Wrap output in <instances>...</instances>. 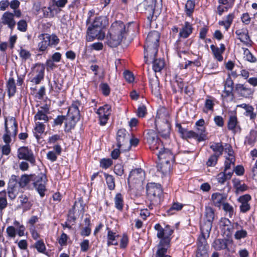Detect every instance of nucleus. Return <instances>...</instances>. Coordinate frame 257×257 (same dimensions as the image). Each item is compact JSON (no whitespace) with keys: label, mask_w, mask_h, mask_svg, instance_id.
Wrapping results in <instances>:
<instances>
[{"label":"nucleus","mask_w":257,"mask_h":257,"mask_svg":"<svg viewBox=\"0 0 257 257\" xmlns=\"http://www.w3.org/2000/svg\"><path fill=\"white\" fill-rule=\"evenodd\" d=\"M129 25L126 27L121 21H116L111 24L107 35V43L110 47H117L123 39H126L129 34Z\"/></svg>","instance_id":"nucleus-1"},{"label":"nucleus","mask_w":257,"mask_h":257,"mask_svg":"<svg viewBox=\"0 0 257 257\" xmlns=\"http://www.w3.org/2000/svg\"><path fill=\"white\" fill-rule=\"evenodd\" d=\"M146 138L147 141L150 145V149L155 154L158 158L159 162H173L175 161L174 156L169 150L164 148L162 143L159 141H155L156 134L154 130H148Z\"/></svg>","instance_id":"nucleus-2"},{"label":"nucleus","mask_w":257,"mask_h":257,"mask_svg":"<svg viewBox=\"0 0 257 257\" xmlns=\"http://www.w3.org/2000/svg\"><path fill=\"white\" fill-rule=\"evenodd\" d=\"M161 34L157 31H151L148 34L144 45V61L148 63L149 58L153 59L158 54Z\"/></svg>","instance_id":"nucleus-3"},{"label":"nucleus","mask_w":257,"mask_h":257,"mask_svg":"<svg viewBox=\"0 0 257 257\" xmlns=\"http://www.w3.org/2000/svg\"><path fill=\"white\" fill-rule=\"evenodd\" d=\"M148 125L153 124L155 128H172L171 119L169 112L165 106H160L157 111L155 119H150L148 122Z\"/></svg>","instance_id":"nucleus-4"},{"label":"nucleus","mask_w":257,"mask_h":257,"mask_svg":"<svg viewBox=\"0 0 257 257\" xmlns=\"http://www.w3.org/2000/svg\"><path fill=\"white\" fill-rule=\"evenodd\" d=\"M147 194L148 199L151 202L149 208L152 209V205L159 204L162 200L163 190L161 185L154 183L148 184Z\"/></svg>","instance_id":"nucleus-5"},{"label":"nucleus","mask_w":257,"mask_h":257,"mask_svg":"<svg viewBox=\"0 0 257 257\" xmlns=\"http://www.w3.org/2000/svg\"><path fill=\"white\" fill-rule=\"evenodd\" d=\"M155 229L157 231V236L160 239L159 243L170 244L172 239V234L173 233V229L169 226L167 225L165 228L159 224L157 223L154 226Z\"/></svg>","instance_id":"nucleus-6"},{"label":"nucleus","mask_w":257,"mask_h":257,"mask_svg":"<svg viewBox=\"0 0 257 257\" xmlns=\"http://www.w3.org/2000/svg\"><path fill=\"white\" fill-rule=\"evenodd\" d=\"M50 107L47 104H45L40 107L37 113L34 116L36 126L35 128H45L44 123L48 121L47 114L49 113Z\"/></svg>","instance_id":"nucleus-7"},{"label":"nucleus","mask_w":257,"mask_h":257,"mask_svg":"<svg viewBox=\"0 0 257 257\" xmlns=\"http://www.w3.org/2000/svg\"><path fill=\"white\" fill-rule=\"evenodd\" d=\"M193 41L190 39H183L178 38L174 43V49L179 58H182V54H189V50Z\"/></svg>","instance_id":"nucleus-8"},{"label":"nucleus","mask_w":257,"mask_h":257,"mask_svg":"<svg viewBox=\"0 0 257 257\" xmlns=\"http://www.w3.org/2000/svg\"><path fill=\"white\" fill-rule=\"evenodd\" d=\"M130 135L126 130H118L116 134L117 147L121 148L122 152L128 151L130 150V144H128Z\"/></svg>","instance_id":"nucleus-9"},{"label":"nucleus","mask_w":257,"mask_h":257,"mask_svg":"<svg viewBox=\"0 0 257 257\" xmlns=\"http://www.w3.org/2000/svg\"><path fill=\"white\" fill-rule=\"evenodd\" d=\"M234 82L232 79L230 74H228L226 80L224 81V89L221 97L225 99L230 97V100L232 101L235 99Z\"/></svg>","instance_id":"nucleus-10"},{"label":"nucleus","mask_w":257,"mask_h":257,"mask_svg":"<svg viewBox=\"0 0 257 257\" xmlns=\"http://www.w3.org/2000/svg\"><path fill=\"white\" fill-rule=\"evenodd\" d=\"M199 133H195L192 131L188 130H178V133L179 136L184 139L189 138H194L198 140V141H202L206 139V136L205 134V130H197Z\"/></svg>","instance_id":"nucleus-11"},{"label":"nucleus","mask_w":257,"mask_h":257,"mask_svg":"<svg viewBox=\"0 0 257 257\" xmlns=\"http://www.w3.org/2000/svg\"><path fill=\"white\" fill-rule=\"evenodd\" d=\"M17 156L19 159L29 161L33 166L35 165L36 159L33 152L28 147H21L18 149Z\"/></svg>","instance_id":"nucleus-12"},{"label":"nucleus","mask_w":257,"mask_h":257,"mask_svg":"<svg viewBox=\"0 0 257 257\" xmlns=\"http://www.w3.org/2000/svg\"><path fill=\"white\" fill-rule=\"evenodd\" d=\"M40 42L38 43L37 51L43 54L51 46V35L47 33H42L38 36Z\"/></svg>","instance_id":"nucleus-13"},{"label":"nucleus","mask_w":257,"mask_h":257,"mask_svg":"<svg viewBox=\"0 0 257 257\" xmlns=\"http://www.w3.org/2000/svg\"><path fill=\"white\" fill-rule=\"evenodd\" d=\"M225 152L227 153V155L225 156L224 170V172H227L228 170L234 168L235 159L234 156V152L230 145L227 144L225 145Z\"/></svg>","instance_id":"nucleus-14"},{"label":"nucleus","mask_w":257,"mask_h":257,"mask_svg":"<svg viewBox=\"0 0 257 257\" xmlns=\"http://www.w3.org/2000/svg\"><path fill=\"white\" fill-rule=\"evenodd\" d=\"M47 182L46 175L44 174H41L37 176L36 181L34 183L35 188L42 197L45 195V192L46 190V184Z\"/></svg>","instance_id":"nucleus-15"},{"label":"nucleus","mask_w":257,"mask_h":257,"mask_svg":"<svg viewBox=\"0 0 257 257\" xmlns=\"http://www.w3.org/2000/svg\"><path fill=\"white\" fill-rule=\"evenodd\" d=\"M254 91L253 88L248 87L245 84L237 83L235 85L234 91L239 97L249 98L252 95Z\"/></svg>","instance_id":"nucleus-16"},{"label":"nucleus","mask_w":257,"mask_h":257,"mask_svg":"<svg viewBox=\"0 0 257 257\" xmlns=\"http://www.w3.org/2000/svg\"><path fill=\"white\" fill-rule=\"evenodd\" d=\"M102 31L101 29L95 28L90 25L88 27L86 32V40L87 42H91L95 40L96 38L98 39H102L104 37V34L103 33L102 36L101 34Z\"/></svg>","instance_id":"nucleus-17"},{"label":"nucleus","mask_w":257,"mask_h":257,"mask_svg":"<svg viewBox=\"0 0 257 257\" xmlns=\"http://www.w3.org/2000/svg\"><path fill=\"white\" fill-rule=\"evenodd\" d=\"M149 85L152 93L156 97L160 98L162 96L160 83L159 78L156 75L149 78Z\"/></svg>","instance_id":"nucleus-18"},{"label":"nucleus","mask_w":257,"mask_h":257,"mask_svg":"<svg viewBox=\"0 0 257 257\" xmlns=\"http://www.w3.org/2000/svg\"><path fill=\"white\" fill-rule=\"evenodd\" d=\"M251 200V197L249 194H246L239 196L237 198V201L240 203L239 209L242 213H246L250 209L249 201Z\"/></svg>","instance_id":"nucleus-19"},{"label":"nucleus","mask_w":257,"mask_h":257,"mask_svg":"<svg viewBox=\"0 0 257 257\" xmlns=\"http://www.w3.org/2000/svg\"><path fill=\"white\" fill-rule=\"evenodd\" d=\"M193 25L188 21H185L179 29L178 38L186 39L190 37L193 32Z\"/></svg>","instance_id":"nucleus-20"},{"label":"nucleus","mask_w":257,"mask_h":257,"mask_svg":"<svg viewBox=\"0 0 257 257\" xmlns=\"http://www.w3.org/2000/svg\"><path fill=\"white\" fill-rule=\"evenodd\" d=\"M219 45L220 47L219 48L214 45H211L210 49L214 58L219 62H221L223 60L222 54L225 51L226 48L223 43L220 44Z\"/></svg>","instance_id":"nucleus-21"},{"label":"nucleus","mask_w":257,"mask_h":257,"mask_svg":"<svg viewBox=\"0 0 257 257\" xmlns=\"http://www.w3.org/2000/svg\"><path fill=\"white\" fill-rule=\"evenodd\" d=\"M235 16L234 12L229 13L225 17L224 20H219L218 24L220 26H223L226 31H228L233 23Z\"/></svg>","instance_id":"nucleus-22"},{"label":"nucleus","mask_w":257,"mask_h":257,"mask_svg":"<svg viewBox=\"0 0 257 257\" xmlns=\"http://www.w3.org/2000/svg\"><path fill=\"white\" fill-rule=\"evenodd\" d=\"M82 105L81 102L79 100H74L72 101L71 105L68 107L67 115L80 116L79 107Z\"/></svg>","instance_id":"nucleus-23"},{"label":"nucleus","mask_w":257,"mask_h":257,"mask_svg":"<svg viewBox=\"0 0 257 257\" xmlns=\"http://www.w3.org/2000/svg\"><path fill=\"white\" fill-rule=\"evenodd\" d=\"M227 128H240L235 110L229 111Z\"/></svg>","instance_id":"nucleus-24"},{"label":"nucleus","mask_w":257,"mask_h":257,"mask_svg":"<svg viewBox=\"0 0 257 257\" xmlns=\"http://www.w3.org/2000/svg\"><path fill=\"white\" fill-rule=\"evenodd\" d=\"M235 34L242 43L247 45L250 42H251L247 29H238L235 31Z\"/></svg>","instance_id":"nucleus-25"},{"label":"nucleus","mask_w":257,"mask_h":257,"mask_svg":"<svg viewBox=\"0 0 257 257\" xmlns=\"http://www.w3.org/2000/svg\"><path fill=\"white\" fill-rule=\"evenodd\" d=\"M145 177V172L141 168H138L132 170L129 175L128 181L143 180Z\"/></svg>","instance_id":"nucleus-26"},{"label":"nucleus","mask_w":257,"mask_h":257,"mask_svg":"<svg viewBox=\"0 0 257 257\" xmlns=\"http://www.w3.org/2000/svg\"><path fill=\"white\" fill-rule=\"evenodd\" d=\"M107 246L110 245H117L118 241L117 238L119 235L116 232L112 231L109 228L107 227Z\"/></svg>","instance_id":"nucleus-27"},{"label":"nucleus","mask_w":257,"mask_h":257,"mask_svg":"<svg viewBox=\"0 0 257 257\" xmlns=\"http://www.w3.org/2000/svg\"><path fill=\"white\" fill-rule=\"evenodd\" d=\"M107 24L108 22L105 17L98 16L95 18L91 25H92V27L102 31Z\"/></svg>","instance_id":"nucleus-28"},{"label":"nucleus","mask_w":257,"mask_h":257,"mask_svg":"<svg viewBox=\"0 0 257 257\" xmlns=\"http://www.w3.org/2000/svg\"><path fill=\"white\" fill-rule=\"evenodd\" d=\"M156 57L153 59L149 58L148 63L149 64L151 61L153 62V69L155 72H160L164 68L165 66V61L163 59L161 58L157 59Z\"/></svg>","instance_id":"nucleus-29"},{"label":"nucleus","mask_w":257,"mask_h":257,"mask_svg":"<svg viewBox=\"0 0 257 257\" xmlns=\"http://www.w3.org/2000/svg\"><path fill=\"white\" fill-rule=\"evenodd\" d=\"M211 199L213 204L216 207H220L224 203L226 196L223 194L216 192L212 194Z\"/></svg>","instance_id":"nucleus-30"},{"label":"nucleus","mask_w":257,"mask_h":257,"mask_svg":"<svg viewBox=\"0 0 257 257\" xmlns=\"http://www.w3.org/2000/svg\"><path fill=\"white\" fill-rule=\"evenodd\" d=\"M170 244L160 243L157 246V251L156 253V257H171L167 254L168 249L170 248Z\"/></svg>","instance_id":"nucleus-31"},{"label":"nucleus","mask_w":257,"mask_h":257,"mask_svg":"<svg viewBox=\"0 0 257 257\" xmlns=\"http://www.w3.org/2000/svg\"><path fill=\"white\" fill-rule=\"evenodd\" d=\"M8 95L10 98L15 95L17 91L15 80L13 77H10L6 84Z\"/></svg>","instance_id":"nucleus-32"},{"label":"nucleus","mask_w":257,"mask_h":257,"mask_svg":"<svg viewBox=\"0 0 257 257\" xmlns=\"http://www.w3.org/2000/svg\"><path fill=\"white\" fill-rule=\"evenodd\" d=\"M175 82L176 83L179 90H178L173 83H171V89L173 94H176L178 91L182 93L183 92V88L184 86V82L183 79L178 77L177 75L175 76Z\"/></svg>","instance_id":"nucleus-33"},{"label":"nucleus","mask_w":257,"mask_h":257,"mask_svg":"<svg viewBox=\"0 0 257 257\" xmlns=\"http://www.w3.org/2000/svg\"><path fill=\"white\" fill-rule=\"evenodd\" d=\"M157 170L161 172L163 175L169 174L171 169V164L170 162L163 161L159 162L157 166Z\"/></svg>","instance_id":"nucleus-34"},{"label":"nucleus","mask_w":257,"mask_h":257,"mask_svg":"<svg viewBox=\"0 0 257 257\" xmlns=\"http://www.w3.org/2000/svg\"><path fill=\"white\" fill-rule=\"evenodd\" d=\"M19 200L20 203V207L23 208L24 211H27L31 208L32 204L26 195L22 194L20 196Z\"/></svg>","instance_id":"nucleus-35"},{"label":"nucleus","mask_w":257,"mask_h":257,"mask_svg":"<svg viewBox=\"0 0 257 257\" xmlns=\"http://www.w3.org/2000/svg\"><path fill=\"white\" fill-rule=\"evenodd\" d=\"M80 116L74 115H66V119L65 123V128H73L76 123L80 120Z\"/></svg>","instance_id":"nucleus-36"},{"label":"nucleus","mask_w":257,"mask_h":257,"mask_svg":"<svg viewBox=\"0 0 257 257\" xmlns=\"http://www.w3.org/2000/svg\"><path fill=\"white\" fill-rule=\"evenodd\" d=\"M66 119V115H58L53 121H50V125L53 127H61L65 123Z\"/></svg>","instance_id":"nucleus-37"},{"label":"nucleus","mask_w":257,"mask_h":257,"mask_svg":"<svg viewBox=\"0 0 257 257\" xmlns=\"http://www.w3.org/2000/svg\"><path fill=\"white\" fill-rule=\"evenodd\" d=\"M17 130H13L11 131L10 130H6L5 133L3 135V139L6 144H9L14 140L17 134Z\"/></svg>","instance_id":"nucleus-38"},{"label":"nucleus","mask_w":257,"mask_h":257,"mask_svg":"<svg viewBox=\"0 0 257 257\" xmlns=\"http://www.w3.org/2000/svg\"><path fill=\"white\" fill-rule=\"evenodd\" d=\"M195 7V0H188L185 6V13L187 17L192 18Z\"/></svg>","instance_id":"nucleus-39"},{"label":"nucleus","mask_w":257,"mask_h":257,"mask_svg":"<svg viewBox=\"0 0 257 257\" xmlns=\"http://www.w3.org/2000/svg\"><path fill=\"white\" fill-rule=\"evenodd\" d=\"M210 148L214 152V155H217L218 157L222 155L223 151H225V146H223L221 143H210Z\"/></svg>","instance_id":"nucleus-40"},{"label":"nucleus","mask_w":257,"mask_h":257,"mask_svg":"<svg viewBox=\"0 0 257 257\" xmlns=\"http://www.w3.org/2000/svg\"><path fill=\"white\" fill-rule=\"evenodd\" d=\"M221 172L218 174L216 176V179L218 183L220 184H224L227 180L231 178L233 171L228 172Z\"/></svg>","instance_id":"nucleus-41"},{"label":"nucleus","mask_w":257,"mask_h":257,"mask_svg":"<svg viewBox=\"0 0 257 257\" xmlns=\"http://www.w3.org/2000/svg\"><path fill=\"white\" fill-rule=\"evenodd\" d=\"M70 214L79 213L83 214L84 212V206L83 203V201L79 200L77 201H75L73 208L69 211Z\"/></svg>","instance_id":"nucleus-42"},{"label":"nucleus","mask_w":257,"mask_h":257,"mask_svg":"<svg viewBox=\"0 0 257 257\" xmlns=\"http://www.w3.org/2000/svg\"><path fill=\"white\" fill-rule=\"evenodd\" d=\"M156 134L155 141H159L161 143L162 142L159 140V138H162L165 140H167L170 138V130H154Z\"/></svg>","instance_id":"nucleus-43"},{"label":"nucleus","mask_w":257,"mask_h":257,"mask_svg":"<svg viewBox=\"0 0 257 257\" xmlns=\"http://www.w3.org/2000/svg\"><path fill=\"white\" fill-rule=\"evenodd\" d=\"M237 230L234 233V238L236 240H240L247 236V232L241 226H239L237 223L235 224Z\"/></svg>","instance_id":"nucleus-44"},{"label":"nucleus","mask_w":257,"mask_h":257,"mask_svg":"<svg viewBox=\"0 0 257 257\" xmlns=\"http://www.w3.org/2000/svg\"><path fill=\"white\" fill-rule=\"evenodd\" d=\"M53 86L51 85V89H53L57 93H59L63 88V80L55 77L53 78Z\"/></svg>","instance_id":"nucleus-45"},{"label":"nucleus","mask_w":257,"mask_h":257,"mask_svg":"<svg viewBox=\"0 0 257 257\" xmlns=\"http://www.w3.org/2000/svg\"><path fill=\"white\" fill-rule=\"evenodd\" d=\"M34 246L38 252L45 254L47 256H49V253L46 251V247L42 239L37 240L35 243Z\"/></svg>","instance_id":"nucleus-46"},{"label":"nucleus","mask_w":257,"mask_h":257,"mask_svg":"<svg viewBox=\"0 0 257 257\" xmlns=\"http://www.w3.org/2000/svg\"><path fill=\"white\" fill-rule=\"evenodd\" d=\"M212 246L215 249L218 250L225 249L227 246L226 240L222 239H217L214 241Z\"/></svg>","instance_id":"nucleus-47"},{"label":"nucleus","mask_w":257,"mask_h":257,"mask_svg":"<svg viewBox=\"0 0 257 257\" xmlns=\"http://www.w3.org/2000/svg\"><path fill=\"white\" fill-rule=\"evenodd\" d=\"M257 131L255 130H251L250 134L245 140L244 144L249 146H252L256 141Z\"/></svg>","instance_id":"nucleus-48"},{"label":"nucleus","mask_w":257,"mask_h":257,"mask_svg":"<svg viewBox=\"0 0 257 257\" xmlns=\"http://www.w3.org/2000/svg\"><path fill=\"white\" fill-rule=\"evenodd\" d=\"M211 228V223L206 222L204 224H201L200 227L201 235L204 236L209 237Z\"/></svg>","instance_id":"nucleus-49"},{"label":"nucleus","mask_w":257,"mask_h":257,"mask_svg":"<svg viewBox=\"0 0 257 257\" xmlns=\"http://www.w3.org/2000/svg\"><path fill=\"white\" fill-rule=\"evenodd\" d=\"M5 128H18V123L15 117H8L5 121Z\"/></svg>","instance_id":"nucleus-50"},{"label":"nucleus","mask_w":257,"mask_h":257,"mask_svg":"<svg viewBox=\"0 0 257 257\" xmlns=\"http://www.w3.org/2000/svg\"><path fill=\"white\" fill-rule=\"evenodd\" d=\"M32 70L34 72H36L38 75L45 76V67L43 63H36L32 68Z\"/></svg>","instance_id":"nucleus-51"},{"label":"nucleus","mask_w":257,"mask_h":257,"mask_svg":"<svg viewBox=\"0 0 257 257\" xmlns=\"http://www.w3.org/2000/svg\"><path fill=\"white\" fill-rule=\"evenodd\" d=\"M115 207L119 210H121L123 207V199L120 193H117L114 197Z\"/></svg>","instance_id":"nucleus-52"},{"label":"nucleus","mask_w":257,"mask_h":257,"mask_svg":"<svg viewBox=\"0 0 257 257\" xmlns=\"http://www.w3.org/2000/svg\"><path fill=\"white\" fill-rule=\"evenodd\" d=\"M111 107L110 105L108 104H106L103 106H100L97 109L96 113L98 115H103L104 114L109 116L111 114Z\"/></svg>","instance_id":"nucleus-53"},{"label":"nucleus","mask_w":257,"mask_h":257,"mask_svg":"<svg viewBox=\"0 0 257 257\" xmlns=\"http://www.w3.org/2000/svg\"><path fill=\"white\" fill-rule=\"evenodd\" d=\"M33 175H23L21 177L19 181V185L20 187L23 188L25 187L32 179Z\"/></svg>","instance_id":"nucleus-54"},{"label":"nucleus","mask_w":257,"mask_h":257,"mask_svg":"<svg viewBox=\"0 0 257 257\" xmlns=\"http://www.w3.org/2000/svg\"><path fill=\"white\" fill-rule=\"evenodd\" d=\"M104 176L105 178L106 182L108 188L110 190H113L115 188V182H114V178L111 175H109L107 173H104Z\"/></svg>","instance_id":"nucleus-55"},{"label":"nucleus","mask_w":257,"mask_h":257,"mask_svg":"<svg viewBox=\"0 0 257 257\" xmlns=\"http://www.w3.org/2000/svg\"><path fill=\"white\" fill-rule=\"evenodd\" d=\"M20 57L23 60L26 61L31 58L32 54L30 51L20 47L18 50Z\"/></svg>","instance_id":"nucleus-56"},{"label":"nucleus","mask_w":257,"mask_h":257,"mask_svg":"<svg viewBox=\"0 0 257 257\" xmlns=\"http://www.w3.org/2000/svg\"><path fill=\"white\" fill-rule=\"evenodd\" d=\"M183 207V204L179 202L173 203L171 207L168 210L167 212L170 215L174 214L176 212L181 210Z\"/></svg>","instance_id":"nucleus-57"},{"label":"nucleus","mask_w":257,"mask_h":257,"mask_svg":"<svg viewBox=\"0 0 257 257\" xmlns=\"http://www.w3.org/2000/svg\"><path fill=\"white\" fill-rule=\"evenodd\" d=\"M205 218L207 222H212L214 218V213L212 208L210 207H206L205 208Z\"/></svg>","instance_id":"nucleus-58"},{"label":"nucleus","mask_w":257,"mask_h":257,"mask_svg":"<svg viewBox=\"0 0 257 257\" xmlns=\"http://www.w3.org/2000/svg\"><path fill=\"white\" fill-rule=\"evenodd\" d=\"M244 58L245 60L250 62L255 63L257 61V59L252 55L250 51L247 48L243 49Z\"/></svg>","instance_id":"nucleus-59"},{"label":"nucleus","mask_w":257,"mask_h":257,"mask_svg":"<svg viewBox=\"0 0 257 257\" xmlns=\"http://www.w3.org/2000/svg\"><path fill=\"white\" fill-rule=\"evenodd\" d=\"M17 178V176L15 175H12L10 178L8 187L19 189L20 186Z\"/></svg>","instance_id":"nucleus-60"},{"label":"nucleus","mask_w":257,"mask_h":257,"mask_svg":"<svg viewBox=\"0 0 257 257\" xmlns=\"http://www.w3.org/2000/svg\"><path fill=\"white\" fill-rule=\"evenodd\" d=\"M8 202L6 198V192H0V210H2L7 206Z\"/></svg>","instance_id":"nucleus-61"},{"label":"nucleus","mask_w":257,"mask_h":257,"mask_svg":"<svg viewBox=\"0 0 257 257\" xmlns=\"http://www.w3.org/2000/svg\"><path fill=\"white\" fill-rule=\"evenodd\" d=\"M99 88L102 94L105 96H108L110 93V88L106 83H101L99 85Z\"/></svg>","instance_id":"nucleus-62"},{"label":"nucleus","mask_w":257,"mask_h":257,"mask_svg":"<svg viewBox=\"0 0 257 257\" xmlns=\"http://www.w3.org/2000/svg\"><path fill=\"white\" fill-rule=\"evenodd\" d=\"M214 103L213 100L210 99H206L204 103V107L203 111L207 113L208 110L213 111L214 109Z\"/></svg>","instance_id":"nucleus-63"},{"label":"nucleus","mask_w":257,"mask_h":257,"mask_svg":"<svg viewBox=\"0 0 257 257\" xmlns=\"http://www.w3.org/2000/svg\"><path fill=\"white\" fill-rule=\"evenodd\" d=\"M218 156L217 155H212L208 158L206 164L208 167H214L217 163L218 159Z\"/></svg>","instance_id":"nucleus-64"}]
</instances>
